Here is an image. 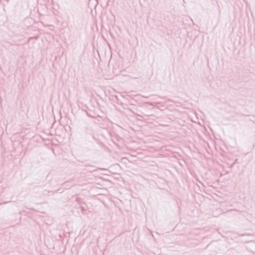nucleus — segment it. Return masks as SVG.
<instances>
[{"label": "nucleus", "mask_w": 255, "mask_h": 255, "mask_svg": "<svg viewBox=\"0 0 255 255\" xmlns=\"http://www.w3.org/2000/svg\"><path fill=\"white\" fill-rule=\"evenodd\" d=\"M92 138L96 142H98V140L95 137L94 134H91Z\"/></svg>", "instance_id": "obj_1"}, {"label": "nucleus", "mask_w": 255, "mask_h": 255, "mask_svg": "<svg viewBox=\"0 0 255 255\" xmlns=\"http://www.w3.org/2000/svg\"><path fill=\"white\" fill-rule=\"evenodd\" d=\"M137 116H138V117H140L142 118V116H140V115H137Z\"/></svg>", "instance_id": "obj_2"}]
</instances>
